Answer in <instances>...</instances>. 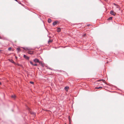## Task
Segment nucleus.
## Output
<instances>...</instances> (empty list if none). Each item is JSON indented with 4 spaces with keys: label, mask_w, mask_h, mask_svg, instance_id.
I'll return each mask as SVG.
<instances>
[{
    "label": "nucleus",
    "mask_w": 124,
    "mask_h": 124,
    "mask_svg": "<svg viewBox=\"0 0 124 124\" xmlns=\"http://www.w3.org/2000/svg\"><path fill=\"white\" fill-rule=\"evenodd\" d=\"M110 13L113 16H115L116 15L115 12L112 11H110Z\"/></svg>",
    "instance_id": "obj_1"
},
{
    "label": "nucleus",
    "mask_w": 124,
    "mask_h": 124,
    "mask_svg": "<svg viewBox=\"0 0 124 124\" xmlns=\"http://www.w3.org/2000/svg\"><path fill=\"white\" fill-rule=\"evenodd\" d=\"M33 61L35 63L38 62H39V60L37 59H35Z\"/></svg>",
    "instance_id": "obj_2"
},
{
    "label": "nucleus",
    "mask_w": 124,
    "mask_h": 124,
    "mask_svg": "<svg viewBox=\"0 0 124 124\" xmlns=\"http://www.w3.org/2000/svg\"><path fill=\"white\" fill-rule=\"evenodd\" d=\"M23 57H24L27 59H29V57H28V56H26V55H23Z\"/></svg>",
    "instance_id": "obj_3"
},
{
    "label": "nucleus",
    "mask_w": 124,
    "mask_h": 124,
    "mask_svg": "<svg viewBox=\"0 0 124 124\" xmlns=\"http://www.w3.org/2000/svg\"><path fill=\"white\" fill-rule=\"evenodd\" d=\"M114 4L116 6V8H118L119 10H120V8L119 7V6L118 5H116V4L115 3Z\"/></svg>",
    "instance_id": "obj_4"
},
{
    "label": "nucleus",
    "mask_w": 124,
    "mask_h": 124,
    "mask_svg": "<svg viewBox=\"0 0 124 124\" xmlns=\"http://www.w3.org/2000/svg\"><path fill=\"white\" fill-rule=\"evenodd\" d=\"M69 89V87L68 86H66L65 87L64 89L67 91H68V90Z\"/></svg>",
    "instance_id": "obj_5"
},
{
    "label": "nucleus",
    "mask_w": 124,
    "mask_h": 124,
    "mask_svg": "<svg viewBox=\"0 0 124 124\" xmlns=\"http://www.w3.org/2000/svg\"><path fill=\"white\" fill-rule=\"evenodd\" d=\"M57 22L55 21L53 22V25L54 26L56 25L57 23Z\"/></svg>",
    "instance_id": "obj_6"
},
{
    "label": "nucleus",
    "mask_w": 124,
    "mask_h": 124,
    "mask_svg": "<svg viewBox=\"0 0 124 124\" xmlns=\"http://www.w3.org/2000/svg\"><path fill=\"white\" fill-rule=\"evenodd\" d=\"M57 31L58 32H60L61 31V29L60 28H57Z\"/></svg>",
    "instance_id": "obj_7"
},
{
    "label": "nucleus",
    "mask_w": 124,
    "mask_h": 124,
    "mask_svg": "<svg viewBox=\"0 0 124 124\" xmlns=\"http://www.w3.org/2000/svg\"><path fill=\"white\" fill-rule=\"evenodd\" d=\"M11 97L12 98L15 99L16 98V96L15 95H12Z\"/></svg>",
    "instance_id": "obj_8"
},
{
    "label": "nucleus",
    "mask_w": 124,
    "mask_h": 124,
    "mask_svg": "<svg viewBox=\"0 0 124 124\" xmlns=\"http://www.w3.org/2000/svg\"><path fill=\"white\" fill-rule=\"evenodd\" d=\"M51 21H52L49 18V19H48V21L49 23H51Z\"/></svg>",
    "instance_id": "obj_9"
},
{
    "label": "nucleus",
    "mask_w": 124,
    "mask_h": 124,
    "mask_svg": "<svg viewBox=\"0 0 124 124\" xmlns=\"http://www.w3.org/2000/svg\"><path fill=\"white\" fill-rule=\"evenodd\" d=\"M28 53L29 54H33V52L31 51H28Z\"/></svg>",
    "instance_id": "obj_10"
},
{
    "label": "nucleus",
    "mask_w": 124,
    "mask_h": 124,
    "mask_svg": "<svg viewBox=\"0 0 124 124\" xmlns=\"http://www.w3.org/2000/svg\"><path fill=\"white\" fill-rule=\"evenodd\" d=\"M52 40L50 39L48 41V43L50 44V43L52 42Z\"/></svg>",
    "instance_id": "obj_11"
},
{
    "label": "nucleus",
    "mask_w": 124,
    "mask_h": 124,
    "mask_svg": "<svg viewBox=\"0 0 124 124\" xmlns=\"http://www.w3.org/2000/svg\"><path fill=\"white\" fill-rule=\"evenodd\" d=\"M9 61L13 63H15V62L13 61L12 60H9Z\"/></svg>",
    "instance_id": "obj_12"
},
{
    "label": "nucleus",
    "mask_w": 124,
    "mask_h": 124,
    "mask_svg": "<svg viewBox=\"0 0 124 124\" xmlns=\"http://www.w3.org/2000/svg\"><path fill=\"white\" fill-rule=\"evenodd\" d=\"M29 62H30V63L32 65H33V62L31 61H29Z\"/></svg>",
    "instance_id": "obj_13"
},
{
    "label": "nucleus",
    "mask_w": 124,
    "mask_h": 124,
    "mask_svg": "<svg viewBox=\"0 0 124 124\" xmlns=\"http://www.w3.org/2000/svg\"><path fill=\"white\" fill-rule=\"evenodd\" d=\"M102 88V87H96V88L97 89H99L100 88Z\"/></svg>",
    "instance_id": "obj_14"
},
{
    "label": "nucleus",
    "mask_w": 124,
    "mask_h": 124,
    "mask_svg": "<svg viewBox=\"0 0 124 124\" xmlns=\"http://www.w3.org/2000/svg\"><path fill=\"white\" fill-rule=\"evenodd\" d=\"M17 50L18 52H19L20 51V49L19 48H17Z\"/></svg>",
    "instance_id": "obj_15"
},
{
    "label": "nucleus",
    "mask_w": 124,
    "mask_h": 124,
    "mask_svg": "<svg viewBox=\"0 0 124 124\" xmlns=\"http://www.w3.org/2000/svg\"><path fill=\"white\" fill-rule=\"evenodd\" d=\"M112 19V17H110L108 19V20H111Z\"/></svg>",
    "instance_id": "obj_16"
},
{
    "label": "nucleus",
    "mask_w": 124,
    "mask_h": 124,
    "mask_svg": "<svg viewBox=\"0 0 124 124\" xmlns=\"http://www.w3.org/2000/svg\"><path fill=\"white\" fill-rule=\"evenodd\" d=\"M12 48L11 47H10L8 48V50L9 51H11V50Z\"/></svg>",
    "instance_id": "obj_17"
},
{
    "label": "nucleus",
    "mask_w": 124,
    "mask_h": 124,
    "mask_svg": "<svg viewBox=\"0 0 124 124\" xmlns=\"http://www.w3.org/2000/svg\"><path fill=\"white\" fill-rule=\"evenodd\" d=\"M37 65V64H33V66H36Z\"/></svg>",
    "instance_id": "obj_18"
},
{
    "label": "nucleus",
    "mask_w": 124,
    "mask_h": 124,
    "mask_svg": "<svg viewBox=\"0 0 124 124\" xmlns=\"http://www.w3.org/2000/svg\"><path fill=\"white\" fill-rule=\"evenodd\" d=\"M30 83H31V84H33L34 83H33V82H31V81L30 82Z\"/></svg>",
    "instance_id": "obj_19"
},
{
    "label": "nucleus",
    "mask_w": 124,
    "mask_h": 124,
    "mask_svg": "<svg viewBox=\"0 0 124 124\" xmlns=\"http://www.w3.org/2000/svg\"><path fill=\"white\" fill-rule=\"evenodd\" d=\"M38 63H39L40 64L42 63V62H41L40 61H39V62H38Z\"/></svg>",
    "instance_id": "obj_20"
},
{
    "label": "nucleus",
    "mask_w": 124,
    "mask_h": 124,
    "mask_svg": "<svg viewBox=\"0 0 124 124\" xmlns=\"http://www.w3.org/2000/svg\"><path fill=\"white\" fill-rule=\"evenodd\" d=\"M101 80H102V81H103V82H104H104H105V80H103V79Z\"/></svg>",
    "instance_id": "obj_21"
},
{
    "label": "nucleus",
    "mask_w": 124,
    "mask_h": 124,
    "mask_svg": "<svg viewBox=\"0 0 124 124\" xmlns=\"http://www.w3.org/2000/svg\"><path fill=\"white\" fill-rule=\"evenodd\" d=\"M24 49L25 50H29V49L28 48H26V49Z\"/></svg>",
    "instance_id": "obj_22"
},
{
    "label": "nucleus",
    "mask_w": 124,
    "mask_h": 124,
    "mask_svg": "<svg viewBox=\"0 0 124 124\" xmlns=\"http://www.w3.org/2000/svg\"><path fill=\"white\" fill-rule=\"evenodd\" d=\"M68 118H69V121H70V116H69Z\"/></svg>",
    "instance_id": "obj_23"
},
{
    "label": "nucleus",
    "mask_w": 124,
    "mask_h": 124,
    "mask_svg": "<svg viewBox=\"0 0 124 124\" xmlns=\"http://www.w3.org/2000/svg\"><path fill=\"white\" fill-rule=\"evenodd\" d=\"M86 35V34H84V36H85Z\"/></svg>",
    "instance_id": "obj_24"
},
{
    "label": "nucleus",
    "mask_w": 124,
    "mask_h": 124,
    "mask_svg": "<svg viewBox=\"0 0 124 124\" xmlns=\"http://www.w3.org/2000/svg\"><path fill=\"white\" fill-rule=\"evenodd\" d=\"M90 25H89V24H88V25H87V26H89Z\"/></svg>",
    "instance_id": "obj_25"
},
{
    "label": "nucleus",
    "mask_w": 124,
    "mask_h": 124,
    "mask_svg": "<svg viewBox=\"0 0 124 124\" xmlns=\"http://www.w3.org/2000/svg\"><path fill=\"white\" fill-rule=\"evenodd\" d=\"M1 83L0 82V85H1Z\"/></svg>",
    "instance_id": "obj_26"
},
{
    "label": "nucleus",
    "mask_w": 124,
    "mask_h": 124,
    "mask_svg": "<svg viewBox=\"0 0 124 124\" xmlns=\"http://www.w3.org/2000/svg\"><path fill=\"white\" fill-rule=\"evenodd\" d=\"M16 58H17V57L16 56Z\"/></svg>",
    "instance_id": "obj_27"
},
{
    "label": "nucleus",
    "mask_w": 124,
    "mask_h": 124,
    "mask_svg": "<svg viewBox=\"0 0 124 124\" xmlns=\"http://www.w3.org/2000/svg\"><path fill=\"white\" fill-rule=\"evenodd\" d=\"M15 0L17 1V0Z\"/></svg>",
    "instance_id": "obj_28"
}]
</instances>
